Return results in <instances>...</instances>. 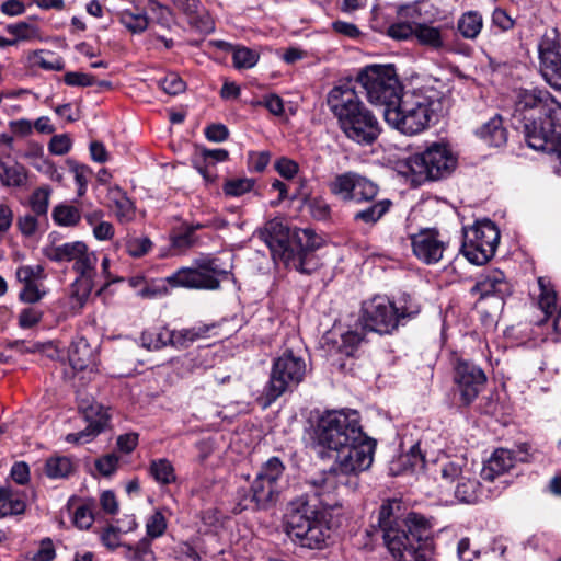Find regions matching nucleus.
Wrapping results in <instances>:
<instances>
[{"label":"nucleus","mask_w":561,"mask_h":561,"mask_svg":"<svg viewBox=\"0 0 561 561\" xmlns=\"http://www.w3.org/2000/svg\"><path fill=\"white\" fill-rule=\"evenodd\" d=\"M433 518L402 512L401 502L386 500L365 535L373 543L380 535L393 561H428L432 557Z\"/></svg>","instance_id":"obj_1"},{"label":"nucleus","mask_w":561,"mask_h":561,"mask_svg":"<svg viewBox=\"0 0 561 561\" xmlns=\"http://www.w3.org/2000/svg\"><path fill=\"white\" fill-rule=\"evenodd\" d=\"M340 473L331 468L307 482L306 495L290 502L286 515V533L304 548L322 549L330 537L324 510L340 506L336 496Z\"/></svg>","instance_id":"obj_2"},{"label":"nucleus","mask_w":561,"mask_h":561,"mask_svg":"<svg viewBox=\"0 0 561 561\" xmlns=\"http://www.w3.org/2000/svg\"><path fill=\"white\" fill-rule=\"evenodd\" d=\"M327 104L344 136L360 145H373L381 133L377 116L362 101L351 82L333 87Z\"/></svg>","instance_id":"obj_3"},{"label":"nucleus","mask_w":561,"mask_h":561,"mask_svg":"<svg viewBox=\"0 0 561 561\" xmlns=\"http://www.w3.org/2000/svg\"><path fill=\"white\" fill-rule=\"evenodd\" d=\"M266 243L274 257L278 256L287 266L310 275L320 267L313 254L322 247L323 239L311 229L289 228L282 222H270Z\"/></svg>","instance_id":"obj_4"},{"label":"nucleus","mask_w":561,"mask_h":561,"mask_svg":"<svg viewBox=\"0 0 561 561\" xmlns=\"http://www.w3.org/2000/svg\"><path fill=\"white\" fill-rule=\"evenodd\" d=\"M194 267H181L167 278L146 280L137 290V296L144 299H157L168 295L167 284L172 287L191 289L217 290L220 283L230 274V270L220 264L219 259L202 256L194 261Z\"/></svg>","instance_id":"obj_5"},{"label":"nucleus","mask_w":561,"mask_h":561,"mask_svg":"<svg viewBox=\"0 0 561 561\" xmlns=\"http://www.w3.org/2000/svg\"><path fill=\"white\" fill-rule=\"evenodd\" d=\"M443 111V102L435 91L403 92L393 106L383 110L385 121L405 135L423 131Z\"/></svg>","instance_id":"obj_6"},{"label":"nucleus","mask_w":561,"mask_h":561,"mask_svg":"<svg viewBox=\"0 0 561 561\" xmlns=\"http://www.w3.org/2000/svg\"><path fill=\"white\" fill-rule=\"evenodd\" d=\"M420 310V305L407 294L401 295L397 301L375 297L363 306L362 330L391 334L399 325L415 318Z\"/></svg>","instance_id":"obj_7"},{"label":"nucleus","mask_w":561,"mask_h":561,"mask_svg":"<svg viewBox=\"0 0 561 561\" xmlns=\"http://www.w3.org/2000/svg\"><path fill=\"white\" fill-rule=\"evenodd\" d=\"M314 435L319 446L334 451L366 436L362 430L357 411L327 412L319 419Z\"/></svg>","instance_id":"obj_8"},{"label":"nucleus","mask_w":561,"mask_h":561,"mask_svg":"<svg viewBox=\"0 0 561 561\" xmlns=\"http://www.w3.org/2000/svg\"><path fill=\"white\" fill-rule=\"evenodd\" d=\"M307 364L300 352L285 348L273 360L270 379L264 388L266 404H271L287 391H293L305 378Z\"/></svg>","instance_id":"obj_9"},{"label":"nucleus","mask_w":561,"mask_h":561,"mask_svg":"<svg viewBox=\"0 0 561 561\" xmlns=\"http://www.w3.org/2000/svg\"><path fill=\"white\" fill-rule=\"evenodd\" d=\"M405 165L412 181L422 184L448 176L456 167V159L445 146L433 144L425 151L409 157Z\"/></svg>","instance_id":"obj_10"},{"label":"nucleus","mask_w":561,"mask_h":561,"mask_svg":"<svg viewBox=\"0 0 561 561\" xmlns=\"http://www.w3.org/2000/svg\"><path fill=\"white\" fill-rule=\"evenodd\" d=\"M373 104L393 106L402 95L401 84L392 66L373 65L362 70L357 78Z\"/></svg>","instance_id":"obj_11"},{"label":"nucleus","mask_w":561,"mask_h":561,"mask_svg":"<svg viewBox=\"0 0 561 561\" xmlns=\"http://www.w3.org/2000/svg\"><path fill=\"white\" fill-rule=\"evenodd\" d=\"M500 240L496 226L484 220L465 231L461 251L473 264H485L495 253Z\"/></svg>","instance_id":"obj_12"},{"label":"nucleus","mask_w":561,"mask_h":561,"mask_svg":"<svg viewBox=\"0 0 561 561\" xmlns=\"http://www.w3.org/2000/svg\"><path fill=\"white\" fill-rule=\"evenodd\" d=\"M442 480L439 486L445 492L454 493L455 499L460 503L474 504L482 499V485L473 478L468 469L454 461L442 466Z\"/></svg>","instance_id":"obj_13"},{"label":"nucleus","mask_w":561,"mask_h":561,"mask_svg":"<svg viewBox=\"0 0 561 561\" xmlns=\"http://www.w3.org/2000/svg\"><path fill=\"white\" fill-rule=\"evenodd\" d=\"M331 194L343 202L371 203L379 194V186L371 180L356 173L337 174L329 183Z\"/></svg>","instance_id":"obj_14"},{"label":"nucleus","mask_w":561,"mask_h":561,"mask_svg":"<svg viewBox=\"0 0 561 561\" xmlns=\"http://www.w3.org/2000/svg\"><path fill=\"white\" fill-rule=\"evenodd\" d=\"M375 449L376 442L368 436H364L363 439H358V442L337 450L332 468H334L340 476H357L359 472L370 468Z\"/></svg>","instance_id":"obj_15"},{"label":"nucleus","mask_w":561,"mask_h":561,"mask_svg":"<svg viewBox=\"0 0 561 561\" xmlns=\"http://www.w3.org/2000/svg\"><path fill=\"white\" fill-rule=\"evenodd\" d=\"M538 50L543 79L551 88L561 91V44L557 28L546 31Z\"/></svg>","instance_id":"obj_16"},{"label":"nucleus","mask_w":561,"mask_h":561,"mask_svg":"<svg viewBox=\"0 0 561 561\" xmlns=\"http://www.w3.org/2000/svg\"><path fill=\"white\" fill-rule=\"evenodd\" d=\"M454 381L463 405H470L484 389L486 376L478 365L458 359L454 367Z\"/></svg>","instance_id":"obj_17"},{"label":"nucleus","mask_w":561,"mask_h":561,"mask_svg":"<svg viewBox=\"0 0 561 561\" xmlns=\"http://www.w3.org/2000/svg\"><path fill=\"white\" fill-rule=\"evenodd\" d=\"M44 255L56 263L73 262V270L82 272L94 270L98 262L96 254L90 252L83 241L48 245L44 249Z\"/></svg>","instance_id":"obj_18"},{"label":"nucleus","mask_w":561,"mask_h":561,"mask_svg":"<svg viewBox=\"0 0 561 561\" xmlns=\"http://www.w3.org/2000/svg\"><path fill=\"white\" fill-rule=\"evenodd\" d=\"M554 105V98L545 89H519L515 92L514 118L524 119L528 112H537L538 116L549 117Z\"/></svg>","instance_id":"obj_19"},{"label":"nucleus","mask_w":561,"mask_h":561,"mask_svg":"<svg viewBox=\"0 0 561 561\" xmlns=\"http://www.w3.org/2000/svg\"><path fill=\"white\" fill-rule=\"evenodd\" d=\"M79 410L82 412L88 425L78 433H70L66 436V442L75 444H84L92 440L102 433L108 425L110 415L107 409L98 402H81Z\"/></svg>","instance_id":"obj_20"},{"label":"nucleus","mask_w":561,"mask_h":561,"mask_svg":"<svg viewBox=\"0 0 561 561\" xmlns=\"http://www.w3.org/2000/svg\"><path fill=\"white\" fill-rule=\"evenodd\" d=\"M470 293L479 295L480 300L489 297H497L503 300L512 294V285L502 271L494 268L481 273Z\"/></svg>","instance_id":"obj_21"},{"label":"nucleus","mask_w":561,"mask_h":561,"mask_svg":"<svg viewBox=\"0 0 561 561\" xmlns=\"http://www.w3.org/2000/svg\"><path fill=\"white\" fill-rule=\"evenodd\" d=\"M413 253L426 264L437 263L444 252V243L438 239V232L425 229L411 237Z\"/></svg>","instance_id":"obj_22"},{"label":"nucleus","mask_w":561,"mask_h":561,"mask_svg":"<svg viewBox=\"0 0 561 561\" xmlns=\"http://www.w3.org/2000/svg\"><path fill=\"white\" fill-rule=\"evenodd\" d=\"M173 5L182 12L191 27L201 33L208 34L214 31L215 24L204 4L199 0H171Z\"/></svg>","instance_id":"obj_23"},{"label":"nucleus","mask_w":561,"mask_h":561,"mask_svg":"<svg viewBox=\"0 0 561 561\" xmlns=\"http://www.w3.org/2000/svg\"><path fill=\"white\" fill-rule=\"evenodd\" d=\"M519 122L528 147L538 151L546 150L552 137L551 123L546 127L542 116L535 117L533 114L529 117L524 116Z\"/></svg>","instance_id":"obj_24"},{"label":"nucleus","mask_w":561,"mask_h":561,"mask_svg":"<svg viewBox=\"0 0 561 561\" xmlns=\"http://www.w3.org/2000/svg\"><path fill=\"white\" fill-rule=\"evenodd\" d=\"M514 465V450L499 448L483 466L481 477L484 481L492 482L507 472Z\"/></svg>","instance_id":"obj_25"},{"label":"nucleus","mask_w":561,"mask_h":561,"mask_svg":"<svg viewBox=\"0 0 561 561\" xmlns=\"http://www.w3.org/2000/svg\"><path fill=\"white\" fill-rule=\"evenodd\" d=\"M69 363L75 371H82L94 365V350L84 336L73 337L69 351Z\"/></svg>","instance_id":"obj_26"},{"label":"nucleus","mask_w":561,"mask_h":561,"mask_svg":"<svg viewBox=\"0 0 561 561\" xmlns=\"http://www.w3.org/2000/svg\"><path fill=\"white\" fill-rule=\"evenodd\" d=\"M442 26H433L428 23H415V38L421 46L434 51L446 49L445 35Z\"/></svg>","instance_id":"obj_27"},{"label":"nucleus","mask_w":561,"mask_h":561,"mask_svg":"<svg viewBox=\"0 0 561 561\" xmlns=\"http://www.w3.org/2000/svg\"><path fill=\"white\" fill-rule=\"evenodd\" d=\"M367 206L354 213L353 220L368 227L375 226L392 207L388 198L366 203Z\"/></svg>","instance_id":"obj_28"},{"label":"nucleus","mask_w":561,"mask_h":561,"mask_svg":"<svg viewBox=\"0 0 561 561\" xmlns=\"http://www.w3.org/2000/svg\"><path fill=\"white\" fill-rule=\"evenodd\" d=\"M477 136L490 147H502L507 141V131L500 115L493 116L476 131Z\"/></svg>","instance_id":"obj_29"},{"label":"nucleus","mask_w":561,"mask_h":561,"mask_svg":"<svg viewBox=\"0 0 561 561\" xmlns=\"http://www.w3.org/2000/svg\"><path fill=\"white\" fill-rule=\"evenodd\" d=\"M251 488L252 500L254 501L256 508H268L277 501L279 493L278 484L255 477Z\"/></svg>","instance_id":"obj_30"},{"label":"nucleus","mask_w":561,"mask_h":561,"mask_svg":"<svg viewBox=\"0 0 561 561\" xmlns=\"http://www.w3.org/2000/svg\"><path fill=\"white\" fill-rule=\"evenodd\" d=\"M210 330V325L198 324L187 329L170 330L169 343L178 350L190 347L194 342L206 337Z\"/></svg>","instance_id":"obj_31"},{"label":"nucleus","mask_w":561,"mask_h":561,"mask_svg":"<svg viewBox=\"0 0 561 561\" xmlns=\"http://www.w3.org/2000/svg\"><path fill=\"white\" fill-rule=\"evenodd\" d=\"M0 183L5 187H23L27 183L26 168L14 161L5 162L0 158Z\"/></svg>","instance_id":"obj_32"},{"label":"nucleus","mask_w":561,"mask_h":561,"mask_svg":"<svg viewBox=\"0 0 561 561\" xmlns=\"http://www.w3.org/2000/svg\"><path fill=\"white\" fill-rule=\"evenodd\" d=\"M539 296L538 307L543 312L545 318L537 321V325H542L549 318L554 317L557 309V293L552 288L550 280L546 277L538 278Z\"/></svg>","instance_id":"obj_33"},{"label":"nucleus","mask_w":561,"mask_h":561,"mask_svg":"<svg viewBox=\"0 0 561 561\" xmlns=\"http://www.w3.org/2000/svg\"><path fill=\"white\" fill-rule=\"evenodd\" d=\"M76 272L78 273V277L71 284L70 296L72 299H76L79 307H82L93 289V277L96 272L95 268Z\"/></svg>","instance_id":"obj_34"},{"label":"nucleus","mask_w":561,"mask_h":561,"mask_svg":"<svg viewBox=\"0 0 561 561\" xmlns=\"http://www.w3.org/2000/svg\"><path fill=\"white\" fill-rule=\"evenodd\" d=\"M110 198L115 205V216L119 222H129L134 219V203L118 186L110 191Z\"/></svg>","instance_id":"obj_35"},{"label":"nucleus","mask_w":561,"mask_h":561,"mask_svg":"<svg viewBox=\"0 0 561 561\" xmlns=\"http://www.w3.org/2000/svg\"><path fill=\"white\" fill-rule=\"evenodd\" d=\"M118 21L133 34L145 32L149 24V19L145 11L123 9L117 12Z\"/></svg>","instance_id":"obj_36"},{"label":"nucleus","mask_w":561,"mask_h":561,"mask_svg":"<svg viewBox=\"0 0 561 561\" xmlns=\"http://www.w3.org/2000/svg\"><path fill=\"white\" fill-rule=\"evenodd\" d=\"M483 26L482 15L478 11L465 12L457 22V28L462 37L474 39Z\"/></svg>","instance_id":"obj_37"},{"label":"nucleus","mask_w":561,"mask_h":561,"mask_svg":"<svg viewBox=\"0 0 561 561\" xmlns=\"http://www.w3.org/2000/svg\"><path fill=\"white\" fill-rule=\"evenodd\" d=\"M73 471V461L67 456H53L46 460L45 473L51 479L68 478Z\"/></svg>","instance_id":"obj_38"},{"label":"nucleus","mask_w":561,"mask_h":561,"mask_svg":"<svg viewBox=\"0 0 561 561\" xmlns=\"http://www.w3.org/2000/svg\"><path fill=\"white\" fill-rule=\"evenodd\" d=\"M121 243L128 255L135 259L145 256L153 247L152 241L148 237L131 233H128Z\"/></svg>","instance_id":"obj_39"},{"label":"nucleus","mask_w":561,"mask_h":561,"mask_svg":"<svg viewBox=\"0 0 561 561\" xmlns=\"http://www.w3.org/2000/svg\"><path fill=\"white\" fill-rule=\"evenodd\" d=\"M122 547L125 549L124 557L128 561H154V553L148 538L140 539L135 546L123 543Z\"/></svg>","instance_id":"obj_40"},{"label":"nucleus","mask_w":561,"mask_h":561,"mask_svg":"<svg viewBox=\"0 0 561 561\" xmlns=\"http://www.w3.org/2000/svg\"><path fill=\"white\" fill-rule=\"evenodd\" d=\"M170 330L167 328L145 330L140 335V343L148 351H158L170 345Z\"/></svg>","instance_id":"obj_41"},{"label":"nucleus","mask_w":561,"mask_h":561,"mask_svg":"<svg viewBox=\"0 0 561 561\" xmlns=\"http://www.w3.org/2000/svg\"><path fill=\"white\" fill-rule=\"evenodd\" d=\"M54 221L64 227L77 226L81 219L79 209L72 205L60 204L53 209Z\"/></svg>","instance_id":"obj_42"},{"label":"nucleus","mask_w":561,"mask_h":561,"mask_svg":"<svg viewBox=\"0 0 561 561\" xmlns=\"http://www.w3.org/2000/svg\"><path fill=\"white\" fill-rule=\"evenodd\" d=\"M49 196L50 188L47 186H42L36 188L32 195L30 196L28 205L31 207V213L41 216L42 219L47 218L48 207H49Z\"/></svg>","instance_id":"obj_43"},{"label":"nucleus","mask_w":561,"mask_h":561,"mask_svg":"<svg viewBox=\"0 0 561 561\" xmlns=\"http://www.w3.org/2000/svg\"><path fill=\"white\" fill-rule=\"evenodd\" d=\"M149 471L158 483L170 484L175 481L174 468L165 458L152 460Z\"/></svg>","instance_id":"obj_44"},{"label":"nucleus","mask_w":561,"mask_h":561,"mask_svg":"<svg viewBox=\"0 0 561 561\" xmlns=\"http://www.w3.org/2000/svg\"><path fill=\"white\" fill-rule=\"evenodd\" d=\"M285 470V466L278 457H271L264 462L256 473V477L278 484V480L282 478Z\"/></svg>","instance_id":"obj_45"},{"label":"nucleus","mask_w":561,"mask_h":561,"mask_svg":"<svg viewBox=\"0 0 561 561\" xmlns=\"http://www.w3.org/2000/svg\"><path fill=\"white\" fill-rule=\"evenodd\" d=\"M47 221L46 219H42L41 216L28 213L18 217L16 228L22 236L31 238L41 229V226L47 224Z\"/></svg>","instance_id":"obj_46"},{"label":"nucleus","mask_w":561,"mask_h":561,"mask_svg":"<svg viewBox=\"0 0 561 561\" xmlns=\"http://www.w3.org/2000/svg\"><path fill=\"white\" fill-rule=\"evenodd\" d=\"M399 463L403 470H422L425 466V456L420 448V443L414 444L407 454L402 455L399 458Z\"/></svg>","instance_id":"obj_47"},{"label":"nucleus","mask_w":561,"mask_h":561,"mask_svg":"<svg viewBox=\"0 0 561 561\" xmlns=\"http://www.w3.org/2000/svg\"><path fill=\"white\" fill-rule=\"evenodd\" d=\"M364 330H350L341 335L337 352L345 356H353L358 345L364 341Z\"/></svg>","instance_id":"obj_48"},{"label":"nucleus","mask_w":561,"mask_h":561,"mask_svg":"<svg viewBox=\"0 0 561 561\" xmlns=\"http://www.w3.org/2000/svg\"><path fill=\"white\" fill-rule=\"evenodd\" d=\"M34 64L45 70L60 71L65 68L62 58L55 56L50 51L36 50L33 53Z\"/></svg>","instance_id":"obj_49"},{"label":"nucleus","mask_w":561,"mask_h":561,"mask_svg":"<svg viewBox=\"0 0 561 561\" xmlns=\"http://www.w3.org/2000/svg\"><path fill=\"white\" fill-rule=\"evenodd\" d=\"M167 530V518L161 511H156L152 515L147 518L146 531L147 537L150 539L161 537Z\"/></svg>","instance_id":"obj_50"},{"label":"nucleus","mask_w":561,"mask_h":561,"mask_svg":"<svg viewBox=\"0 0 561 561\" xmlns=\"http://www.w3.org/2000/svg\"><path fill=\"white\" fill-rule=\"evenodd\" d=\"M233 66L238 69H249L256 65L259 55L247 47H236L232 54Z\"/></svg>","instance_id":"obj_51"},{"label":"nucleus","mask_w":561,"mask_h":561,"mask_svg":"<svg viewBox=\"0 0 561 561\" xmlns=\"http://www.w3.org/2000/svg\"><path fill=\"white\" fill-rule=\"evenodd\" d=\"M7 31L14 35L18 42L20 41H32L39 37V31L35 25L19 22L7 26Z\"/></svg>","instance_id":"obj_52"},{"label":"nucleus","mask_w":561,"mask_h":561,"mask_svg":"<svg viewBox=\"0 0 561 561\" xmlns=\"http://www.w3.org/2000/svg\"><path fill=\"white\" fill-rule=\"evenodd\" d=\"M387 35L397 41H405L415 37V23L398 22L389 25Z\"/></svg>","instance_id":"obj_53"},{"label":"nucleus","mask_w":561,"mask_h":561,"mask_svg":"<svg viewBox=\"0 0 561 561\" xmlns=\"http://www.w3.org/2000/svg\"><path fill=\"white\" fill-rule=\"evenodd\" d=\"M159 85L169 95H176L185 90V82L174 72L168 73L161 79Z\"/></svg>","instance_id":"obj_54"},{"label":"nucleus","mask_w":561,"mask_h":561,"mask_svg":"<svg viewBox=\"0 0 561 561\" xmlns=\"http://www.w3.org/2000/svg\"><path fill=\"white\" fill-rule=\"evenodd\" d=\"M253 185L254 182L250 179L229 180L224 185V192L229 196H240L247 192H250Z\"/></svg>","instance_id":"obj_55"},{"label":"nucleus","mask_w":561,"mask_h":561,"mask_svg":"<svg viewBox=\"0 0 561 561\" xmlns=\"http://www.w3.org/2000/svg\"><path fill=\"white\" fill-rule=\"evenodd\" d=\"M202 228V225L187 227L184 231L178 233L172 239V244L174 248L179 249H187L195 244V230Z\"/></svg>","instance_id":"obj_56"},{"label":"nucleus","mask_w":561,"mask_h":561,"mask_svg":"<svg viewBox=\"0 0 561 561\" xmlns=\"http://www.w3.org/2000/svg\"><path fill=\"white\" fill-rule=\"evenodd\" d=\"M43 267L41 265H24L16 270V278L19 282L25 284L36 283L41 278Z\"/></svg>","instance_id":"obj_57"},{"label":"nucleus","mask_w":561,"mask_h":561,"mask_svg":"<svg viewBox=\"0 0 561 561\" xmlns=\"http://www.w3.org/2000/svg\"><path fill=\"white\" fill-rule=\"evenodd\" d=\"M119 457L115 454H107L95 460V468L104 476L110 477L113 474L118 466Z\"/></svg>","instance_id":"obj_58"},{"label":"nucleus","mask_w":561,"mask_h":561,"mask_svg":"<svg viewBox=\"0 0 561 561\" xmlns=\"http://www.w3.org/2000/svg\"><path fill=\"white\" fill-rule=\"evenodd\" d=\"M64 81L70 87H91L96 82V79L88 73L69 71L65 75Z\"/></svg>","instance_id":"obj_59"},{"label":"nucleus","mask_w":561,"mask_h":561,"mask_svg":"<svg viewBox=\"0 0 561 561\" xmlns=\"http://www.w3.org/2000/svg\"><path fill=\"white\" fill-rule=\"evenodd\" d=\"M26 504L23 500L13 499L10 496L0 506V518H4L10 515H19L25 512Z\"/></svg>","instance_id":"obj_60"},{"label":"nucleus","mask_w":561,"mask_h":561,"mask_svg":"<svg viewBox=\"0 0 561 561\" xmlns=\"http://www.w3.org/2000/svg\"><path fill=\"white\" fill-rule=\"evenodd\" d=\"M156 22L164 28H170L173 23V13L170 8L154 2L151 7Z\"/></svg>","instance_id":"obj_61"},{"label":"nucleus","mask_w":561,"mask_h":561,"mask_svg":"<svg viewBox=\"0 0 561 561\" xmlns=\"http://www.w3.org/2000/svg\"><path fill=\"white\" fill-rule=\"evenodd\" d=\"M71 172L75 175L76 184L78 185V196H83L87 191L88 178L91 174V170L87 165L73 164Z\"/></svg>","instance_id":"obj_62"},{"label":"nucleus","mask_w":561,"mask_h":561,"mask_svg":"<svg viewBox=\"0 0 561 561\" xmlns=\"http://www.w3.org/2000/svg\"><path fill=\"white\" fill-rule=\"evenodd\" d=\"M310 214L317 220H328L331 216L330 205L322 198H313L309 203Z\"/></svg>","instance_id":"obj_63"},{"label":"nucleus","mask_w":561,"mask_h":561,"mask_svg":"<svg viewBox=\"0 0 561 561\" xmlns=\"http://www.w3.org/2000/svg\"><path fill=\"white\" fill-rule=\"evenodd\" d=\"M43 312L37 308H25L21 311L19 316V324L23 329H28L34 327L42 319Z\"/></svg>","instance_id":"obj_64"}]
</instances>
